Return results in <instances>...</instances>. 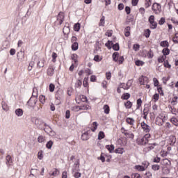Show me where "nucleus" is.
Returning <instances> with one entry per match:
<instances>
[{
  "instance_id": "obj_46",
  "label": "nucleus",
  "mask_w": 178,
  "mask_h": 178,
  "mask_svg": "<svg viewBox=\"0 0 178 178\" xmlns=\"http://www.w3.org/2000/svg\"><path fill=\"white\" fill-rule=\"evenodd\" d=\"M170 141L171 143V145H175L176 144V136H170Z\"/></svg>"
},
{
  "instance_id": "obj_62",
  "label": "nucleus",
  "mask_w": 178,
  "mask_h": 178,
  "mask_svg": "<svg viewBox=\"0 0 178 178\" xmlns=\"http://www.w3.org/2000/svg\"><path fill=\"white\" fill-rule=\"evenodd\" d=\"M49 90L50 92H54V91H55V85L54 83H50L49 86Z\"/></svg>"
},
{
  "instance_id": "obj_25",
  "label": "nucleus",
  "mask_w": 178,
  "mask_h": 178,
  "mask_svg": "<svg viewBox=\"0 0 178 178\" xmlns=\"http://www.w3.org/2000/svg\"><path fill=\"white\" fill-rule=\"evenodd\" d=\"M113 62H118L119 60V52L115 51L112 55Z\"/></svg>"
},
{
  "instance_id": "obj_35",
  "label": "nucleus",
  "mask_w": 178,
  "mask_h": 178,
  "mask_svg": "<svg viewBox=\"0 0 178 178\" xmlns=\"http://www.w3.org/2000/svg\"><path fill=\"white\" fill-rule=\"evenodd\" d=\"M126 122L128 123V124H130V126H133L134 124V118H127Z\"/></svg>"
},
{
  "instance_id": "obj_28",
  "label": "nucleus",
  "mask_w": 178,
  "mask_h": 178,
  "mask_svg": "<svg viewBox=\"0 0 178 178\" xmlns=\"http://www.w3.org/2000/svg\"><path fill=\"white\" fill-rule=\"evenodd\" d=\"M135 169H136V170H138V172L145 171V168L141 165H135Z\"/></svg>"
},
{
  "instance_id": "obj_21",
  "label": "nucleus",
  "mask_w": 178,
  "mask_h": 178,
  "mask_svg": "<svg viewBox=\"0 0 178 178\" xmlns=\"http://www.w3.org/2000/svg\"><path fill=\"white\" fill-rule=\"evenodd\" d=\"M99 45H102L101 43H99V40H97L95 44V49L94 51V54H97V52L101 49V47H99Z\"/></svg>"
},
{
  "instance_id": "obj_51",
  "label": "nucleus",
  "mask_w": 178,
  "mask_h": 178,
  "mask_svg": "<svg viewBox=\"0 0 178 178\" xmlns=\"http://www.w3.org/2000/svg\"><path fill=\"white\" fill-rule=\"evenodd\" d=\"M162 172L163 175H169L170 173V170L168 167H164L162 168Z\"/></svg>"
},
{
  "instance_id": "obj_1",
  "label": "nucleus",
  "mask_w": 178,
  "mask_h": 178,
  "mask_svg": "<svg viewBox=\"0 0 178 178\" xmlns=\"http://www.w3.org/2000/svg\"><path fill=\"white\" fill-rule=\"evenodd\" d=\"M65 98V92L60 88H59L55 94V99H56V104L60 105L62 104V101H63Z\"/></svg>"
},
{
  "instance_id": "obj_8",
  "label": "nucleus",
  "mask_w": 178,
  "mask_h": 178,
  "mask_svg": "<svg viewBox=\"0 0 178 178\" xmlns=\"http://www.w3.org/2000/svg\"><path fill=\"white\" fill-rule=\"evenodd\" d=\"M140 126L145 133H149L151 131L150 126L145 123V122H142Z\"/></svg>"
},
{
  "instance_id": "obj_33",
  "label": "nucleus",
  "mask_w": 178,
  "mask_h": 178,
  "mask_svg": "<svg viewBox=\"0 0 178 178\" xmlns=\"http://www.w3.org/2000/svg\"><path fill=\"white\" fill-rule=\"evenodd\" d=\"M39 101L40 104H42V105H44V104H45V101H47V97H45V95H41L39 97Z\"/></svg>"
},
{
  "instance_id": "obj_32",
  "label": "nucleus",
  "mask_w": 178,
  "mask_h": 178,
  "mask_svg": "<svg viewBox=\"0 0 178 178\" xmlns=\"http://www.w3.org/2000/svg\"><path fill=\"white\" fill-rule=\"evenodd\" d=\"M143 35L146 38H149V35H151V30L149 29H145Z\"/></svg>"
},
{
  "instance_id": "obj_61",
  "label": "nucleus",
  "mask_w": 178,
  "mask_h": 178,
  "mask_svg": "<svg viewBox=\"0 0 178 178\" xmlns=\"http://www.w3.org/2000/svg\"><path fill=\"white\" fill-rule=\"evenodd\" d=\"M152 99H154V102H157V101H159V94L155 93L152 97Z\"/></svg>"
},
{
  "instance_id": "obj_4",
  "label": "nucleus",
  "mask_w": 178,
  "mask_h": 178,
  "mask_svg": "<svg viewBox=\"0 0 178 178\" xmlns=\"http://www.w3.org/2000/svg\"><path fill=\"white\" fill-rule=\"evenodd\" d=\"M38 99L37 98L30 97L29 101L26 102V106H28V109H34L35 108V105H37Z\"/></svg>"
},
{
  "instance_id": "obj_20",
  "label": "nucleus",
  "mask_w": 178,
  "mask_h": 178,
  "mask_svg": "<svg viewBox=\"0 0 178 178\" xmlns=\"http://www.w3.org/2000/svg\"><path fill=\"white\" fill-rule=\"evenodd\" d=\"M103 109L106 115H109V113L111 112V108L109 107V105L104 104L103 106Z\"/></svg>"
},
{
  "instance_id": "obj_52",
  "label": "nucleus",
  "mask_w": 178,
  "mask_h": 178,
  "mask_svg": "<svg viewBox=\"0 0 178 178\" xmlns=\"http://www.w3.org/2000/svg\"><path fill=\"white\" fill-rule=\"evenodd\" d=\"M152 3V0H145V6L146 9H148V8L151 6Z\"/></svg>"
},
{
  "instance_id": "obj_9",
  "label": "nucleus",
  "mask_w": 178,
  "mask_h": 178,
  "mask_svg": "<svg viewBox=\"0 0 178 178\" xmlns=\"http://www.w3.org/2000/svg\"><path fill=\"white\" fill-rule=\"evenodd\" d=\"M152 9L153 12H156V10H159V12H161V10H162V6L159 3H154L152 6Z\"/></svg>"
},
{
  "instance_id": "obj_29",
  "label": "nucleus",
  "mask_w": 178,
  "mask_h": 178,
  "mask_svg": "<svg viewBox=\"0 0 178 178\" xmlns=\"http://www.w3.org/2000/svg\"><path fill=\"white\" fill-rule=\"evenodd\" d=\"M98 129V122L97 121H95L92 122V127L91 128V131L94 133L97 131Z\"/></svg>"
},
{
  "instance_id": "obj_55",
  "label": "nucleus",
  "mask_w": 178,
  "mask_h": 178,
  "mask_svg": "<svg viewBox=\"0 0 178 178\" xmlns=\"http://www.w3.org/2000/svg\"><path fill=\"white\" fill-rule=\"evenodd\" d=\"M147 58L148 59H152L154 58V51L152 49L147 52Z\"/></svg>"
},
{
  "instance_id": "obj_31",
  "label": "nucleus",
  "mask_w": 178,
  "mask_h": 178,
  "mask_svg": "<svg viewBox=\"0 0 178 178\" xmlns=\"http://www.w3.org/2000/svg\"><path fill=\"white\" fill-rule=\"evenodd\" d=\"M23 109L22 108H17L15 111V115L18 117L23 116Z\"/></svg>"
},
{
  "instance_id": "obj_16",
  "label": "nucleus",
  "mask_w": 178,
  "mask_h": 178,
  "mask_svg": "<svg viewBox=\"0 0 178 178\" xmlns=\"http://www.w3.org/2000/svg\"><path fill=\"white\" fill-rule=\"evenodd\" d=\"M132 84H133V79H129L128 80L126 84L127 88H124V86H120V88H123L124 90H129L131 87Z\"/></svg>"
},
{
  "instance_id": "obj_48",
  "label": "nucleus",
  "mask_w": 178,
  "mask_h": 178,
  "mask_svg": "<svg viewBox=\"0 0 178 178\" xmlns=\"http://www.w3.org/2000/svg\"><path fill=\"white\" fill-rule=\"evenodd\" d=\"M164 67H166L167 69H171L172 65L169 63V60H165L163 63Z\"/></svg>"
},
{
  "instance_id": "obj_58",
  "label": "nucleus",
  "mask_w": 178,
  "mask_h": 178,
  "mask_svg": "<svg viewBox=\"0 0 178 178\" xmlns=\"http://www.w3.org/2000/svg\"><path fill=\"white\" fill-rule=\"evenodd\" d=\"M45 141V136L40 135L38 138V143H44Z\"/></svg>"
},
{
  "instance_id": "obj_54",
  "label": "nucleus",
  "mask_w": 178,
  "mask_h": 178,
  "mask_svg": "<svg viewBox=\"0 0 178 178\" xmlns=\"http://www.w3.org/2000/svg\"><path fill=\"white\" fill-rule=\"evenodd\" d=\"M142 166H143V168H145V170H146L148 168V166H149V162L147 161H143Z\"/></svg>"
},
{
  "instance_id": "obj_41",
  "label": "nucleus",
  "mask_w": 178,
  "mask_h": 178,
  "mask_svg": "<svg viewBox=\"0 0 178 178\" xmlns=\"http://www.w3.org/2000/svg\"><path fill=\"white\" fill-rule=\"evenodd\" d=\"M104 138H105V133L100 131L98 134V140H104Z\"/></svg>"
},
{
  "instance_id": "obj_11",
  "label": "nucleus",
  "mask_w": 178,
  "mask_h": 178,
  "mask_svg": "<svg viewBox=\"0 0 178 178\" xmlns=\"http://www.w3.org/2000/svg\"><path fill=\"white\" fill-rule=\"evenodd\" d=\"M136 144H138V145H146V144H148V140H146L144 137L140 139L137 138Z\"/></svg>"
},
{
  "instance_id": "obj_30",
  "label": "nucleus",
  "mask_w": 178,
  "mask_h": 178,
  "mask_svg": "<svg viewBox=\"0 0 178 178\" xmlns=\"http://www.w3.org/2000/svg\"><path fill=\"white\" fill-rule=\"evenodd\" d=\"M163 56H168L169 54H170V49L169 48L166 47L163 49L162 50Z\"/></svg>"
},
{
  "instance_id": "obj_53",
  "label": "nucleus",
  "mask_w": 178,
  "mask_h": 178,
  "mask_svg": "<svg viewBox=\"0 0 178 178\" xmlns=\"http://www.w3.org/2000/svg\"><path fill=\"white\" fill-rule=\"evenodd\" d=\"M93 60H95V62H101V60H102V56H100L99 55H95Z\"/></svg>"
},
{
  "instance_id": "obj_42",
  "label": "nucleus",
  "mask_w": 178,
  "mask_h": 178,
  "mask_svg": "<svg viewBox=\"0 0 178 178\" xmlns=\"http://www.w3.org/2000/svg\"><path fill=\"white\" fill-rule=\"evenodd\" d=\"M143 100L141 99V98L138 99L136 102V109H140V108H141Z\"/></svg>"
},
{
  "instance_id": "obj_15",
  "label": "nucleus",
  "mask_w": 178,
  "mask_h": 178,
  "mask_svg": "<svg viewBox=\"0 0 178 178\" xmlns=\"http://www.w3.org/2000/svg\"><path fill=\"white\" fill-rule=\"evenodd\" d=\"M44 63H45V58H40L37 63L38 67L40 69H41V67H44Z\"/></svg>"
},
{
  "instance_id": "obj_3",
  "label": "nucleus",
  "mask_w": 178,
  "mask_h": 178,
  "mask_svg": "<svg viewBox=\"0 0 178 178\" xmlns=\"http://www.w3.org/2000/svg\"><path fill=\"white\" fill-rule=\"evenodd\" d=\"M75 168L72 169V173H74V172H76L74 175V177L75 178H80L81 177V173L80 172V163L77 161L76 163H74Z\"/></svg>"
},
{
  "instance_id": "obj_13",
  "label": "nucleus",
  "mask_w": 178,
  "mask_h": 178,
  "mask_svg": "<svg viewBox=\"0 0 178 178\" xmlns=\"http://www.w3.org/2000/svg\"><path fill=\"white\" fill-rule=\"evenodd\" d=\"M17 58L18 60H22V59H24V51L21 50L17 54Z\"/></svg>"
},
{
  "instance_id": "obj_23",
  "label": "nucleus",
  "mask_w": 178,
  "mask_h": 178,
  "mask_svg": "<svg viewBox=\"0 0 178 178\" xmlns=\"http://www.w3.org/2000/svg\"><path fill=\"white\" fill-rule=\"evenodd\" d=\"M80 29H81V24L79 22L74 24V31L79 33V31H80Z\"/></svg>"
},
{
  "instance_id": "obj_63",
  "label": "nucleus",
  "mask_w": 178,
  "mask_h": 178,
  "mask_svg": "<svg viewBox=\"0 0 178 178\" xmlns=\"http://www.w3.org/2000/svg\"><path fill=\"white\" fill-rule=\"evenodd\" d=\"M60 172L58 168L54 169V171L51 174H50V176H58Z\"/></svg>"
},
{
  "instance_id": "obj_14",
  "label": "nucleus",
  "mask_w": 178,
  "mask_h": 178,
  "mask_svg": "<svg viewBox=\"0 0 178 178\" xmlns=\"http://www.w3.org/2000/svg\"><path fill=\"white\" fill-rule=\"evenodd\" d=\"M54 72H55V68L53 65H49V68L47 69V75L48 76H54Z\"/></svg>"
},
{
  "instance_id": "obj_7",
  "label": "nucleus",
  "mask_w": 178,
  "mask_h": 178,
  "mask_svg": "<svg viewBox=\"0 0 178 178\" xmlns=\"http://www.w3.org/2000/svg\"><path fill=\"white\" fill-rule=\"evenodd\" d=\"M130 23L132 26H134L136 24V21H134V15H130L129 16L127 17L125 24L127 26H129V24H130Z\"/></svg>"
},
{
  "instance_id": "obj_49",
  "label": "nucleus",
  "mask_w": 178,
  "mask_h": 178,
  "mask_svg": "<svg viewBox=\"0 0 178 178\" xmlns=\"http://www.w3.org/2000/svg\"><path fill=\"white\" fill-rule=\"evenodd\" d=\"M115 154H123L124 152V148H117L114 150Z\"/></svg>"
},
{
  "instance_id": "obj_17",
  "label": "nucleus",
  "mask_w": 178,
  "mask_h": 178,
  "mask_svg": "<svg viewBox=\"0 0 178 178\" xmlns=\"http://www.w3.org/2000/svg\"><path fill=\"white\" fill-rule=\"evenodd\" d=\"M148 80V77L147 76H144L143 75H142L140 78H139V83L141 86H144L145 83V81H147Z\"/></svg>"
},
{
  "instance_id": "obj_39",
  "label": "nucleus",
  "mask_w": 178,
  "mask_h": 178,
  "mask_svg": "<svg viewBox=\"0 0 178 178\" xmlns=\"http://www.w3.org/2000/svg\"><path fill=\"white\" fill-rule=\"evenodd\" d=\"M72 51H77L79 49V42H74L71 46Z\"/></svg>"
},
{
  "instance_id": "obj_56",
  "label": "nucleus",
  "mask_w": 178,
  "mask_h": 178,
  "mask_svg": "<svg viewBox=\"0 0 178 178\" xmlns=\"http://www.w3.org/2000/svg\"><path fill=\"white\" fill-rule=\"evenodd\" d=\"M157 91L161 97H163V95H165V93L163 92V90L162 89V86L157 87Z\"/></svg>"
},
{
  "instance_id": "obj_34",
  "label": "nucleus",
  "mask_w": 178,
  "mask_h": 178,
  "mask_svg": "<svg viewBox=\"0 0 178 178\" xmlns=\"http://www.w3.org/2000/svg\"><path fill=\"white\" fill-rule=\"evenodd\" d=\"M52 145H54V141L52 140H49L46 143V148L47 149H52Z\"/></svg>"
},
{
  "instance_id": "obj_24",
  "label": "nucleus",
  "mask_w": 178,
  "mask_h": 178,
  "mask_svg": "<svg viewBox=\"0 0 178 178\" xmlns=\"http://www.w3.org/2000/svg\"><path fill=\"white\" fill-rule=\"evenodd\" d=\"M10 163H12V156L8 154L6 158V165L9 167L10 166Z\"/></svg>"
},
{
  "instance_id": "obj_36",
  "label": "nucleus",
  "mask_w": 178,
  "mask_h": 178,
  "mask_svg": "<svg viewBox=\"0 0 178 178\" xmlns=\"http://www.w3.org/2000/svg\"><path fill=\"white\" fill-rule=\"evenodd\" d=\"M77 58H79V56L76 54H73L71 56V59L72 60H74L75 65H76V63H79V60H77Z\"/></svg>"
},
{
  "instance_id": "obj_2",
  "label": "nucleus",
  "mask_w": 178,
  "mask_h": 178,
  "mask_svg": "<svg viewBox=\"0 0 178 178\" xmlns=\"http://www.w3.org/2000/svg\"><path fill=\"white\" fill-rule=\"evenodd\" d=\"M105 47L108 48V49H113V51H119L120 49V46L119 43H113L112 40H108L106 43H105Z\"/></svg>"
},
{
  "instance_id": "obj_57",
  "label": "nucleus",
  "mask_w": 178,
  "mask_h": 178,
  "mask_svg": "<svg viewBox=\"0 0 178 178\" xmlns=\"http://www.w3.org/2000/svg\"><path fill=\"white\" fill-rule=\"evenodd\" d=\"M168 108L170 109H171L170 112H171V113H172V115H176V112H177V110H176V108H175V106H172L169 105Z\"/></svg>"
},
{
  "instance_id": "obj_5",
  "label": "nucleus",
  "mask_w": 178,
  "mask_h": 178,
  "mask_svg": "<svg viewBox=\"0 0 178 178\" xmlns=\"http://www.w3.org/2000/svg\"><path fill=\"white\" fill-rule=\"evenodd\" d=\"M64 20H65V15L63 12H60L57 15V19L55 22V24H57V26H60L62 23H63Z\"/></svg>"
},
{
  "instance_id": "obj_18",
  "label": "nucleus",
  "mask_w": 178,
  "mask_h": 178,
  "mask_svg": "<svg viewBox=\"0 0 178 178\" xmlns=\"http://www.w3.org/2000/svg\"><path fill=\"white\" fill-rule=\"evenodd\" d=\"M31 98H33V99H35V98H38V90L37 88H33L32 96Z\"/></svg>"
},
{
  "instance_id": "obj_45",
  "label": "nucleus",
  "mask_w": 178,
  "mask_h": 178,
  "mask_svg": "<svg viewBox=\"0 0 178 178\" xmlns=\"http://www.w3.org/2000/svg\"><path fill=\"white\" fill-rule=\"evenodd\" d=\"M71 111H72V112H79V111H81V108L80 106H74L71 107Z\"/></svg>"
},
{
  "instance_id": "obj_40",
  "label": "nucleus",
  "mask_w": 178,
  "mask_h": 178,
  "mask_svg": "<svg viewBox=\"0 0 178 178\" xmlns=\"http://www.w3.org/2000/svg\"><path fill=\"white\" fill-rule=\"evenodd\" d=\"M1 106L3 111H9V107L8 106V104L4 101L1 102Z\"/></svg>"
},
{
  "instance_id": "obj_6",
  "label": "nucleus",
  "mask_w": 178,
  "mask_h": 178,
  "mask_svg": "<svg viewBox=\"0 0 178 178\" xmlns=\"http://www.w3.org/2000/svg\"><path fill=\"white\" fill-rule=\"evenodd\" d=\"M35 126H37L38 129H39V130H44L45 131V128L44 127V121L40 118H36L35 120Z\"/></svg>"
},
{
  "instance_id": "obj_38",
  "label": "nucleus",
  "mask_w": 178,
  "mask_h": 178,
  "mask_svg": "<svg viewBox=\"0 0 178 178\" xmlns=\"http://www.w3.org/2000/svg\"><path fill=\"white\" fill-rule=\"evenodd\" d=\"M124 106L126 109H131V106H133V103L128 100L124 103Z\"/></svg>"
},
{
  "instance_id": "obj_37",
  "label": "nucleus",
  "mask_w": 178,
  "mask_h": 178,
  "mask_svg": "<svg viewBox=\"0 0 178 178\" xmlns=\"http://www.w3.org/2000/svg\"><path fill=\"white\" fill-rule=\"evenodd\" d=\"M81 111H88V109H91V106L87 104H84L82 106H79Z\"/></svg>"
},
{
  "instance_id": "obj_60",
  "label": "nucleus",
  "mask_w": 178,
  "mask_h": 178,
  "mask_svg": "<svg viewBox=\"0 0 178 178\" xmlns=\"http://www.w3.org/2000/svg\"><path fill=\"white\" fill-rule=\"evenodd\" d=\"M135 64L136 66H143L144 65V62L142 61L141 60H136L135 61Z\"/></svg>"
},
{
  "instance_id": "obj_50",
  "label": "nucleus",
  "mask_w": 178,
  "mask_h": 178,
  "mask_svg": "<svg viewBox=\"0 0 178 178\" xmlns=\"http://www.w3.org/2000/svg\"><path fill=\"white\" fill-rule=\"evenodd\" d=\"M156 27H158V23L156 22H153V23H150V29L152 30H155V29H156Z\"/></svg>"
},
{
  "instance_id": "obj_19",
  "label": "nucleus",
  "mask_w": 178,
  "mask_h": 178,
  "mask_svg": "<svg viewBox=\"0 0 178 178\" xmlns=\"http://www.w3.org/2000/svg\"><path fill=\"white\" fill-rule=\"evenodd\" d=\"M81 138L83 141H87V140L90 138L88 137V131H86L83 134H82Z\"/></svg>"
},
{
  "instance_id": "obj_44",
  "label": "nucleus",
  "mask_w": 178,
  "mask_h": 178,
  "mask_svg": "<svg viewBox=\"0 0 178 178\" xmlns=\"http://www.w3.org/2000/svg\"><path fill=\"white\" fill-rule=\"evenodd\" d=\"M157 60H158L159 63H163V62L165 63V61L166 60V56H161L158 58Z\"/></svg>"
},
{
  "instance_id": "obj_43",
  "label": "nucleus",
  "mask_w": 178,
  "mask_h": 178,
  "mask_svg": "<svg viewBox=\"0 0 178 178\" xmlns=\"http://www.w3.org/2000/svg\"><path fill=\"white\" fill-rule=\"evenodd\" d=\"M79 98L82 102H88V99H87V96L84 95H80Z\"/></svg>"
},
{
  "instance_id": "obj_27",
  "label": "nucleus",
  "mask_w": 178,
  "mask_h": 178,
  "mask_svg": "<svg viewBox=\"0 0 178 178\" xmlns=\"http://www.w3.org/2000/svg\"><path fill=\"white\" fill-rule=\"evenodd\" d=\"M160 47L163 48H168L169 47V42L168 40H163L160 42Z\"/></svg>"
},
{
  "instance_id": "obj_26",
  "label": "nucleus",
  "mask_w": 178,
  "mask_h": 178,
  "mask_svg": "<svg viewBox=\"0 0 178 178\" xmlns=\"http://www.w3.org/2000/svg\"><path fill=\"white\" fill-rule=\"evenodd\" d=\"M170 122L174 124V126H176L178 127V119L176 118V117H172L170 118Z\"/></svg>"
},
{
  "instance_id": "obj_59",
  "label": "nucleus",
  "mask_w": 178,
  "mask_h": 178,
  "mask_svg": "<svg viewBox=\"0 0 178 178\" xmlns=\"http://www.w3.org/2000/svg\"><path fill=\"white\" fill-rule=\"evenodd\" d=\"M97 159H99L104 163V162H105V153H102L100 156L98 157Z\"/></svg>"
},
{
  "instance_id": "obj_47",
  "label": "nucleus",
  "mask_w": 178,
  "mask_h": 178,
  "mask_svg": "<svg viewBox=\"0 0 178 178\" xmlns=\"http://www.w3.org/2000/svg\"><path fill=\"white\" fill-rule=\"evenodd\" d=\"M152 169L154 172H156L157 170H159V169H161V165H159L158 164H154L152 165Z\"/></svg>"
},
{
  "instance_id": "obj_64",
  "label": "nucleus",
  "mask_w": 178,
  "mask_h": 178,
  "mask_svg": "<svg viewBox=\"0 0 178 178\" xmlns=\"http://www.w3.org/2000/svg\"><path fill=\"white\" fill-rule=\"evenodd\" d=\"M131 178H143V177H141V175L138 173H132Z\"/></svg>"
},
{
  "instance_id": "obj_22",
  "label": "nucleus",
  "mask_w": 178,
  "mask_h": 178,
  "mask_svg": "<svg viewBox=\"0 0 178 178\" xmlns=\"http://www.w3.org/2000/svg\"><path fill=\"white\" fill-rule=\"evenodd\" d=\"M131 97V95H130V93L125 92L122 94V95L121 96V99L127 101V99H129Z\"/></svg>"
},
{
  "instance_id": "obj_10",
  "label": "nucleus",
  "mask_w": 178,
  "mask_h": 178,
  "mask_svg": "<svg viewBox=\"0 0 178 178\" xmlns=\"http://www.w3.org/2000/svg\"><path fill=\"white\" fill-rule=\"evenodd\" d=\"M163 117L162 115H159V116L156 118L155 123L157 126H163L164 121L162 120Z\"/></svg>"
},
{
  "instance_id": "obj_12",
  "label": "nucleus",
  "mask_w": 178,
  "mask_h": 178,
  "mask_svg": "<svg viewBox=\"0 0 178 178\" xmlns=\"http://www.w3.org/2000/svg\"><path fill=\"white\" fill-rule=\"evenodd\" d=\"M106 149H108L110 154H113L115 152V145H106Z\"/></svg>"
}]
</instances>
